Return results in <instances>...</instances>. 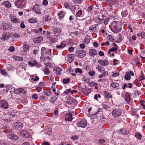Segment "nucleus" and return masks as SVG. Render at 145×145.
I'll return each instance as SVG.
<instances>
[{
	"label": "nucleus",
	"mask_w": 145,
	"mask_h": 145,
	"mask_svg": "<svg viewBox=\"0 0 145 145\" xmlns=\"http://www.w3.org/2000/svg\"><path fill=\"white\" fill-rule=\"evenodd\" d=\"M109 28L114 33H118L121 31V28L118 26L116 21H114L109 25Z\"/></svg>",
	"instance_id": "obj_1"
},
{
	"label": "nucleus",
	"mask_w": 145,
	"mask_h": 145,
	"mask_svg": "<svg viewBox=\"0 0 145 145\" xmlns=\"http://www.w3.org/2000/svg\"><path fill=\"white\" fill-rule=\"evenodd\" d=\"M51 34L53 36L57 37L60 34L61 31L59 29L57 28L54 29L53 30H52Z\"/></svg>",
	"instance_id": "obj_2"
},
{
	"label": "nucleus",
	"mask_w": 145,
	"mask_h": 145,
	"mask_svg": "<svg viewBox=\"0 0 145 145\" xmlns=\"http://www.w3.org/2000/svg\"><path fill=\"white\" fill-rule=\"evenodd\" d=\"M86 54V52L84 50H78L75 54L76 56L80 58H82L84 57Z\"/></svg>",
	"instance_id": "obj_3"
},
{
	"label": "nucleus",
	"mask_w": 145,
	"mask_h": 145,
	"mask_svg": "<svg viewBox=\"0 0 145 145\" xmlns=\"http://www.w3.org/2000/svg\"><path fill=\"white\" fill-rule=\"evenodd\" d=\"M87 121L85 120H82L77 123V127L82 128L86 127L87 126Z\"/></svg>",
	"instance_id": "obj_4"
},
{
	"label": "nucleus",
	"mask_w": 145,
	"mask_h": 145,
	"mask_svg": "<svg viewBox=\"0 0 145 145\" xmlns=\"http://www.w3.org/2000/svg\"><path fill=\"white\" fill-rule=\"evenodd\" d=\"M112 114L114 117H117L121 116V111L120 109H116L113 110Z\"/></svg>",
	"instance_id": "obj_5"
},
{
	"label": "nucleus",
	"mask_w": 145,
	"mask_h": 145,
	"mask_svg": "<svg viewBox=\"0 0 145 145\" xmlns=\"http://www.w3.org/2000/svg\"><path fill=\"white\" fill-rule=\"evenodd\" d=\"M15 5L18 8L23 7L25 5L24 0H17L15 3Z\"/></svg>",
	"instance_id": "obj_6"
},
{
	"label": "nucleus",
	"mask_w": 145,
	"mask_h": 145,
	"mask_svg": "<svg viewBox=\"0 0 145 145\" xmlns=\"http://www.w3.org/2000/svg\"><path fill=\"white\" fill-rule=\"evenodd\" d=\"M94 20L96 23L100 24H102L103 23H104L105 25H107L108 23L107 20L106 21L105 20L102 19L100 18H98L97 17L94 18Z\"/></svg>",
	"instance_id": "obj_7"
},
{
	"label": "nucleus",
	"mask_w": 145,
	"mask_h": 145,
	"mask_svg": "<svg viewBox=\"0 0 145 145\" xmlns=\"http://www.w3.org/2000/svg\"><path fill=\"white\" fill-rule=\"evenodd\" d=\"M23 126L22 123L21 122H19L15 123L13 125V127L14 128L18 130L21 129Z\"/></svg>",
	"instance_id": "obj_8"
},
{
	"label": "nucleus",
	"mask_w": 145,
	"mask_h": 145,
	"mask_svg": "<svg viewBox=\"0 0 145 145\" xmlns=\"http://www.w3.org/2000/svg\"><path fill=\"white\" fill-rule=\"evenodd\" d=\"M40 7L39 5L35 4L33 7L32 9L35 11L36 13L38 14H41V12Z\"/></svg>",
	"instance_id": "obj_9"
},
{
	"label": "nucleus",
	"mask_w": 145,
	"mask_h": 145,
	"mask_svg": "<svg viewBox=\"0 0 145 145\" xmlns=\"http://www.w3.org/2000/svg\"><path fill=\"white\" fill-rule=\"evenodd\" d=\"M131 75L132 76H134V73L132 71H130L126 72L124 78L125 79L127 80H130L131 79Z\"/></svg>",
	"instance_id": "obj_10"
},
{
	"label": "nucleus",
	"mask_w": 145,
	"mask_h": 145,
	"mask_svg": "<svg viewBox=\"0 0 145 145\" xmlns=\"http://www.w3.org/2000/svg\"><path fill=\"white\" fill-rule=\"evenodd\" d=\"M115 14L114 11H111L109 10V20H112L114 21H116V18L115 17Z\"/></svg>",
	"instance_id": "obj_11"
},
{
	"label": "nucleus",
	"mask_w": 145,
	"mask_h": 145,
	"mask_svg": "<svg viewBox=\"0 0 145 145\" xmlns=\"http://www.w3.org/2000/svg\"><path fill=\"white\" fill-rule=\"evenodd\" d=\"M20 134L21 136L25 138H28L30 136V134L28 133L23 130L21 131Z\"/></svg>",
	"instance_id": "obj_12"
},
{
	"label": "nucleus",
	"mask_w": 145,
	"mask_h": 145,
	"mask_svg": "<svg viewBox=\"0 0 145 145\" xmlns=\"http://www.w3.org/2000/svg\"><path fill=\"white\" fill-rule=\"evenodd\" d=\"M8 105V103L4 101H1L0 102V106L3 108L7 109Z\"/></svg>",
	"instance_id": "obj_13"
},
{
	"label": "nucleus",
	"mask_w": 145,
	"mask_h": 145,
	"mask_svg": "<svg viewBox=\"0 0 145 145\" xmlns=\"http://www.w3.org/2000/svg\"><path fill=\"white\" fill-rule=\"evenodd\" d=\"M8 138L10 139L14 140H18L19 138L15 134L12 133H9L8 135Z\"/></svg>",
	"instance_id": "obj_14"
},
{
	"label": "nucleus",
	"mask_w": 145,
	"mask_h": 145,
	"mask_svg": "<svg viewBox=\"0 0 145 145\" xmlns=\"http://www.w3.org/2000/svg\"><path fill=\"white\" fill-rule=\"evenodd\" d=\"M3 29L4 31H7L11 29L10 25L8 23H3Z\"/></svg>",
	"instance_id": "obj_15"
},
{
	"label": "nucleus",
	"mask_w": 145,
	"mask_h": 145,
	"mask_svg": "<svg viewBox=\"0 0 145 145\" xmlns=\"http://www.w3.org/2000/svg\"><path fill=\"white\" fill-rule=\"evenodd\" d=\"M10 33H7L5 35H3L1 38V39L3 40H5L8 39L10 35Z\"/></svg>",
	"instance_id": "obj_16"
},
{
	"label": "nucleus",
	"mask_w": 145,
	"mask_h": 145,
	"mask_svg": "<svg viewBox=\"0 0 145 145\" xmlns=\"http://www.w3.org/2000/svg\"><path fill=\"white\" fill-rule=\"evenodd\" d=\"M116 0H109V7H110V8L109 9L110 10H113V6L115 4Z\"/></svg>",
	"instance_id": "obj_17"
},
{
	"label": "nucleus",
	"mask_w": 145,
	"mask_h": 145,
	"mask_svg": "<svg viewBox=\"0 0 145 145\" xmlns=\"http://www.w3.org/2000/svg\"><path fill=\"white\" fill-rule=\"evenodd\" d=\"M54 70L56 71V75L58 76L61 74L60 72L62 71V69L59 67H54Z\"/></svg>",
	"instance_id": "obj_18"
},
{
	"label": "nucleus",
	"mask_w": 145,
	"mask_h": 145,
	"mask_svg": "<svg viewBox=\"0 0 145 145\" xmlns=\"http://www.w3.org/2000/svg\"><path fill=\"white\" fill-rule=\"evenodd\" d=\"M68 61L70 62H71L74 59V54H70L67 55Z\"/></svg>",
	"instance_id": "obj_19"
},
{
	"label": "nucleus",
	"mask_w": 145,
	"mask_h": 145,
	"mask_svg": "<svg viewBox=\"0 0 145 145\" xmlns=\"http://www.w3.org/2000/svg\"><path fill=\"white\" fill-rule=\"evenodd\" d=\"M98 62L102 65L103 66H105L108 64V61L105 60H103L102 61L101 59L98 60Z\"/></svg>",
	"instance_id": "obj_20"
},
{
	"label": "nucleus",
	"mask_w": 145,
	"mask_h": 145,
	"mask_svg": "<svg viewBox=\"0 0 145 145\" xmlns=\"http://www.w3.org/2000/svg\"><path fill=\"white\" fill-rule=\"evenodd\" d=\"M24 91V89L21 88L17 89H14V93L18 95L23 93Z\"/></svg>",
	"instance_id": "obj_21"
},
{
	"label": "nucleus",
	"mask_w": 145,
	"mask_h": 145,
	"mask_svg": "<svg viewBox=\"0 0 145 145\" xmlns=\"http://www.w3.org/2000/svg\"><path fill=\"white\" fill-rule=\"evenodd\" d=\"M66 120L71 121L72 120V115L71 113L67 114L65 116Z\"/></svg>",
	"instance_id": "obj_22"
},
{
	"label": "nucleus",
	"mask_w": 145,
	"mask_h": 145,
	"mask_svg": "<svg viewBox=\"0 0 145 145\" xmlns=\"http://www.w3.org/2000/svg\"><path fill=\"white\" fill-rule=\"evenodd\" d=\"M112 46H113L115 47H112V48H110L109 49V53L110 52H112L113 51H115L116 53L117 52V48L116 47V46H117V45L115 43H113V44L112 45Z\"/></svg>",
	"instance_id": "obj_23"
},
{
	"label": "nucleus",
	"mask_w": 145,
	"mask_h": 145,
	"mask_svg": "<svg viewBox=\"0 0 145 145\" xmlns=\"http://www.w3.org/2000/svg\"><path fill=\"white\" fill-rule=\"evenodd\" d=\"M124 97L125 101L127 103L129 102L130 100V95L129 94L127 93H126L124 96Z\"/></svg>",
	"instance_id": "obj_24"
},
{
	"label": "nucleus",
	"mask_w": 145,
	"mask_h": 145,
	"mask_svg": "<svg viewBox=\"0 0 145 145\" xmlns=\"http://www.w3.org/2000/svg\"><path fill=\"white\" fill-rule=\"evenodd\" d=\"M2 5H5V7L8 8H9L11 6L10 3L7 1H5L2 3Z\"/></svg>",
	"instance_id": "obj_25"
},
{
	"label": "nucleus",
	"mask_w": 145,
	"mask_h": 145,
	"mask_svg": "<svg viewBox=\"0 0 145 145\" xmlns=\"http://www.w3.org/2000/svg\"><path fill=\"white\" fill-rule=\"evenodd\" d=\"M89 53L90 55L92 56L96 55L97 54L96 50L94 49H91L89 50Z\"/></svg>",
	"instance_id": "obj_26"
},
{
	"label": "nucleus",
	"mask_w": 145,
	"mask_h": 145,
	"mask_svg": "<svg viewBox=\"0 0 145 145\" xmlns=\"http://www.w3.org/2000/svg\"><path fill=\"white\" fill-rule=\"evenodd\" d=\"M110 87L116 88L117 89H118L119 88V84L117 83L114 82L111 84L110 85Z\"/></svg>",
	"instance_id": "obj_27"
},
{
	"label": "nucleus",
	"mask_w": 145,
	"mask_h": 145,
	"mask_svg": "<svg viewBox=\"0 0 145 145\" xmlns=\"http://www.w3.org/2000/svg\"><path fill=\"white\" fill-rule=\"evenodd\" d=\"M41 56H46V50L45 47H42L41 48Z\"/></svg>",
	"instance_id": "obj_28"
},
{
	"label": "nucleus",
	"mask_w": 145,
	"mask_h": 145,
	"mask_svg": "<svg viewBox=\"0 0 145 145\" xmlns=\"http://www.w3.org/2000/svg\"><path fill=\"white\" fill-rule=\"evenodd\" d=\"M120 133L124 135H126L128 134V132L127 130L124 128L121 129L120 131Z\"/></svg>",
	"instance_id": "obj_29"
},
{
	"label": "nucleus",
	"mask_w": 145,
	"mask_h": 145,
	"mask_svg": "<svg viewBox=\"0 0 145 145\" xmlns=\"http://www.w3.org/2000/svg\"><path fill=\"white\" fill-rule=\"evenodd\" d=\"M65 46L66 44H64L62 42H61L60 45H57L56 46V48L57 49L59 50V48H60V49H62L65 47Z\"/></svg>",
	"instance_id": "obj_30"
},
{
	"label": "nucleus",
	"mask_w": 145,
	"mask_h": 145,
	"mask_svg": "<svg viewBox=\"0 0 145 145\" xmlns=\"http://www.w3.org/2000/svg\"><path fill=\"white\" fill-rule=\"evenodd\" d=\"M28 22L30 23H36L37 22V18H31L28 20Z\"/></svg>",
	"instance_id": "obj_31"
},
{
	"label": "nucleus",
	"mask_w": 145,
	"mask_h": 145,
	"mask_svg": "<svg viewBox=\"0 0 145 145\" xmlns=\"http://www.w3.org/2000/svg\"><path fill=\"white\" fill-rule=\"evenodd\" d=\"M37 64V62L36 61H34L33 63H32L31 61H29L28 62V64L29 65H30L31 67L35 66Z\"/></svg>",
	"instance_id": "obj_32"
},
{
	"label": "nucleus",
	"mask_w": 145,
	"mask_h": 145,
	"mask_svg": "<svg viewBox=\"0 0 145 145\" xmlns=\"http://www.w3.org/2000/svg\"><path fill=\"white\" fill-rule=\"evenodd\" d=\"M110 74H111V76L113 77H116L119 75V72H116L114 71H112L111 73H110Z\"/></svg>",
	"instance_id": "obj_33"
},
{
	"label": "nucleus",
	"mask_w": 145,
	"mask_h": 145,
	"mask_svg": "<svg viewBox=\"0 0 145 145\" xmlns=\"http://www.w3.org/2000/svg\"><path fill=\"white\" fill-rule=\"evenodd\" d=\"M65 14H64L63 11H61L59 13H58V15L59 16V18L61 20V18H63L64 17Z\"/></svg>",
	"instance_id": "obj_34"
},
{
	"label": "nucleus",
	"mask_w": 145,
	"mask_h": 145,
	"mask_svg": "<svg viewBox=\"0 0 145 145\" xmlns=\"http://www.w3.org/2000/svg\"><path fill=\"white\" fill-rule=\"evenodd\" d=\"M13 57L16 61H22L23 59V58L21 57L14 56Z\"/></svg>",
	"instance_id": "obj_35"
},
{
	"label": "nucleus",
	"mask_w": 145,
	"mask_h": 145,
	"mask_svg": "<svg viewBox=\"0 0 145 145\" xmlns=\"http://www.w3.org/2000/svg\"><path fill=\"white\" fill-rule=\"evenodd\" d=\"M24 51L26 52L29 49V45L26 44H24L23 46Z\"/></svg>",
	"instance_id": "obj_36"
},
{
	"label": "nucleus",
	"mask_w": 145,
	"mask_h": 145,
	"mask_svg": "<svg viewBox=\"0 0 145 145\" xmlns=\"http://www.w3.org/2000/svg\"><path fill=\"white\" fill-rule=\"evenodd\" d=\"M103 107L105 109L108 110L109 108L108 103H104L103 104Z\"/></svg>",
	"instance_id": "obj_37"
},
{
	"label": "nucleus",
	"mask_w": 145,
	"mask_h": 145,
	"mask_svg": "<svg viewBox=\"0 0 145 145\" xmlns=\"http://www.w3.org/2000/svg\"><path fill=\"white\" fill-rule=\"evenodd\" d=\"M135 137L138 139H140L142 138V136L139 133H135Z\"/></svg>",
	"instance_id": "obj_38"
},
{
	"label": "nucleus",
	"mask_w": 145,
	"mask_h": 145,
	"mask_svg": "<svg viewBox=\"0 0 145 145\" xmlns=\"http://www.w3.org/2000/svg\"><path fill=\"white\" fill-rule=\"evenodd\" d=\"M121 14L122 17H125L128 15V12L127 11H125L122 12Z\"/></svg>",
	"instance_id": "obj_39"
},
{
	"label": "nucleus",
	"mask_w": 145,
	"mask_h": 145,
	"mask_svg": "<svg viewBox=\"0 0 145 145\" xmlns=\"http://www.w3.org/2000/svg\"><path fill=\"white\" fill-rule=\"evenodd\" d=\"M52 132L51 129L50 128H48L47 129H46L45 131V133L48 135L50 134Z\"/></svg>",
	"instance_id": "obj_40"
},
{
	"label": "nucleus",
	"mask_w": 145,
	"mask_h": 145,
	"mask_svg": "<svg viewBox=\"0 0 145 145\" xmlns=\"http://www.w3.org/2000/svg\"><path fill=\"white\" fill-rule=\"evenodd\" d=\"M1 74L4 76H6L8 75L7 72H6V71L4 69H2L1 70Z\"/></svg>",
	"instance_id": "obj_41"
},
{
	"label": "nucleus",
	"mask_w": 145,
	"mask_h": 145,
	"mask_svg": "<svg viewBox=\"0 0 145 145\" xmlns=\"http://www.w3.org/2000/svg\"><path fill=\"white\" fill-rule=\"evenodd\" d=\"M57 98V97H56V96H54L52 97L50 100V101L52 103H54L56 100Z\"/></svg>",
	"instance_id": "obj_42"
},
{
	"label": "nucleus",
	"mask_w": 145,
	"mask_h": 145,
	"mask_svg": "<svg viewBox=\"0 0 145 145\" xmlns=\"http://www.w3.org/2000/svg\"><path fill=\"white\" fill-rule=\"evenodd\" d=\"M11 21L13 22H18V20L15 17L13 16L11 18Z\"/></svg>",
	"instance_id": "obj_43"
},
{
	"label": "nucleus",
	"mask_w": 145,
	"mask_h": 145,
	"mask_svg": "<svg viewBox=\"0 0 145 145\" xmlns=\"http://www.w3.org/2000/svg\"><path fill=\"white\" fill-rule=\"evenodd\" d=\"M44 19L46 21H48L50 20L51 19L50 16L48 15H46L45 17H44Z\"/></svg>",
	"instance_id": "obj_44"
},
{
	"label": "nucleus",
	"mask_w": 145,
	"mask_h": 145,
	"mask_svg": "<svg viewBox=\"0 0 145 145\" xmlns=\"http://www.w3.org/2000/svg\"><path fill=\"white\" fill-rule=\"evenodd\" d=\"M70 79L69 78L66 79H63V82L64 84H66L68 83L70 81Z\"/></svg>",
	"instance_id": "obj_45"
},
{
	"label": "nucleus",
	"mask_w": 145,
	"mask_h": 145,
	"mask_svg": "<svg viewBox=\"0 0 145 145\" xmlns=\"http://www.w3.org/2000/svg\"><path fill=\"white\" fill-rule=\"evenodd\" d=\"M88 74L91 76H93L95 75V72L94 71H91L88 72Z\"/></svg>",
	"instance_id": "obj_46"
},
{
	"label": "nucleus",
	"mask_w": 145,
	"mask_h": 145,
	"mask_svg": "<svg viewBox=\"0 0 145 145\" xmlns=\"http://www.w3.org/2000/svg\"><path fill=\"white\" fill-rule=\"evenodd\" d=\"M42 40V37L41 36H39L37 38L36 41L37 42H35L38 43L40 42Z\"/></svg>",
	"instance_id": "obj_47"
},
{
	"label": "nucleus",
	"mask_w": 145,
	"mask_h": 145,
	"mask_svg": "<svg viewBox=\"0 0 145 145\" xmlns=\"http://www.w3.org/2000/svg\"><path fill=\"white\" fill-rule=\"evenodd\" d=\"M104 94L105 97L107 99H109V92L106 91L104 92Z\"/></svg>",
	"instance_id": "obj_48"
},
{
	"label": "nucleus",
	"mask_w": 145,
	"mask_h": 145,
	"mask_svg": "<svg viewBox=\"0 0 145 145\" xmlns=\"http://www.w3.org/2000/svg\"><path fill=\"white\" fill-rule=\"evenodd\" d=\"M82 79L83 80L84 83H89V79L87 78L85 76H84L83 77Z\"/></svg>",
	"instance_id": "obj_49"
},
{
	"label": "nucleus",
	"mask_w": 145,
	"mask_h": 145,
	"mask_svg": "<svg viewBox=\"0 0 145 145\" xmlns=\"http://www.w3.org/2000/svg\"><path fill=\"white\" fill-rule=\"evenodd\" d=\"M44 72L46 74L48 75L49 74L50 72V71L47 68H46L44 69Z\"/></svg>",
	"instance_id": "obj_50"
},
{
	"label": "nucleus",
	"mask_w": 145,
	"mask_h": 145,
	"mask_svg": "<svg viewBox=\"0 0 145 145\" xmlns=\"http://www.w3.org/2000/svg\"><path fill=\"white\" fill-rule=\"evenodd\" d=\"M24 23V21H22L21 22L20 27L21 28L24 29L25 27V25Z\"/></svg>",
	"instance_id": "obj_51"
},
{
	"label": "nucleus",
	"mask_w": 145,
	"mask_h": 145,
	"mask_svg": "<svg viewBox=\"0 0 145 145\" xmlns=\"http://www.w3.org/2000/svg\"><path fill=\"white\" fill-rule=\"evenodd\" d=\"M142 73H141V75L139 77V78L140 79V81L142 80H143L145 79V78L144 77V75L143 74L142 71Z\"/></svg>",
	"instance_id": "obj_52"
},
{
	"label": "nucleus",
	"mask_w": 145,
	"mask_h": 145,
	"mask_svg": "<svg viewBox=\"0 0 145 145\" xmlns=\"http://www.w3.org/2000/svg\"><path fill=\"white\" fill-rule=\"evenodd\" d=\"M75 73H78V72H80V73H82V72L81 70V69L79 68H77L76 69L75 71Z\"/></svg>",
	"instance_id": "obj_53"
},
{
	"label": "nucleus",
	"mask_w": 145,
	"mask_h": 145,
	"mask_svg": "<svg viewBox=\"0 0 145 145\" xmlns=\"http://www.w3.org/2000/svg\"><path fill=\"white\" fill-rule=\"evenodd\" d=\"M109 41L112 42L114 41V38L112 35H109Z\"/></svg>",
	"instance_id": "obj_54"
},
{
	"label": "nucleus",
	"mask_w": 145,
	"mask_h": 145,
	"mask_svg": "<svg viewBox=\"0 0 145 145\" xmlns=\"http://www.w3.org/2000/svg\"><path fill=\"white\" fill-rule=\"evenodd\" d=\"M84 42L85 43H88L90 42V40L89 39L85 38L84 40Z\"/></svg>",
	"instance_id": "obj_55"
},
{
	"label": "nucleus",
	"mask_w": 145,
	"mask_h": 145,
	"mask_svg": "<svg viewBox=\"0 0 145 145\" xmlns=\"http://www.w3.org/2000/svg\"><path fill=\"white\" fill-rule=\"evenodd\" d=\"M15 48L14 46H11L8 48V50L10 52H13Z\"/></svg>",
	"instance_id": "obj_56"
},
{
	"label": "nucleus",
	"mask_w": 145,
	"mask_h": 145,
	"mask_svg": "<svg viewBox=\"0 0 145 145\" xmlns=\"http://www.w3.org/2000/svg\"><path fill=\"white\" fill-rule=\"evenodd\" d=\"M37 91L38 92H40L42 90V88L41 87L38 86L36 87Z\"/></svg>",
	"instance_id": "obj_57"
},
{
	"label": "nucleus",
	"mask_w": 145,
	"mask_h": 145,
	"mask_svg": "<svg viewBox=\"0 0 145 145\" xmlns=\"http://www.w3.org/2000/svg\"><path fill=\"white\" fill-rule=\"evenodd\" d=\"M32 97L34 99H37L38 98V96L36 94H34L32 96Z\"/></svg>",
	"instance_id": "obj_58"
},
{
	"label": "nucleus",
	"mask_w": 145,
	"mask_h": 145,
	"mask_svg": "<svg viewBox=\"0 0 145 145\" xmlns=\"http://www.w3.org/2000/svg\"><path fill=\"white\" fill-rule=\"evenodd\" d=\"M69 50L70 52H72L74 51V48L72 46H71L69 47Z\"/></svg>",
	"instance_id": "obj_59"
},
{
	"label": "nucleus",
	"mask_w": 145,
	"mask_h": 145,
	"mask_svg": "<svg viewBox=\"0 0 145 145\" xmlns=\"http://www.w3.org/2000/svg\"><path fill=\"white\" fill-rule=\"evenodd\" d=\"M82 12L81 10L78 11L76 13V15L77 16H80L82 14Z\"/></svg>",
	"instance_id": "obj_60"
},
{
	"label": "nucleus",
	"mask_w": 145,
	"mask_h": 145,
	"mask_svg": "<svg viewBox=\"0 0 145 145\" xmlns=\"http://www.w3.org/2000/svg\"><path fill=\"white\" fill-rule=\"evenodd\" d=\"M12 35L15 37L18 38L20 37V35H19L17 33H14L12 34Z\"/></svg>",
	"instance_id": "obj_61"
},
{
	"label": "nucleus",
	"mask_w": 145,
	"mask_h": 145,
	"mask_svg": "<svg viewBox=\"0 0 145 145\" xmlns=\"http://www.w3.org/2000/svg\"><path fill=\"white\" fill-rule=\"evenodd\" d=\"M78 138V137L76 136V135H75V136H72L71 137V139H72V140H77Z\"/></svg>",
	"instance_id": "obj_62"
},
{
	"label": "nucleus",
	"mask_w": 145,
	"mask_h": 145,
	"mask_svg": "<svg viewBox=\"0 0 145 145\" xmlns=\"http://www.w3.org/2000/svg\"><path fill=\"white\" fill-rule=\"evenodd\" d=\"M109 45V42L108 41H107L106 42H103L101 43V45L102 46H104V45Z\"/></svg>",
	"instance_id": "obj_63"
},
{
	"label": "nucleus",
	"mask_w": 145,
	"mask_h": 145,
	"mask_svg": "<svg viewBox=\"0 0 145 145\" xmlns=\"http://www.w3.org/2000/svg\"><path fill=\"white\" fill-rule=\"evenodd\" d=\"M44 84L43 82H40L39 83L38 86H40L42 87L44 86Z\"/></svg>",
	"instance_id": "obj_64"
}]
</instances>
